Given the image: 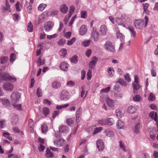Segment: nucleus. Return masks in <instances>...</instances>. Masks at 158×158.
Returning a JSON list of instances; mask_svg holds the SVG:
<instances>
[{
    "label": "nucleus",
    "instance_id": "obj_14",
    "mask_svg": "<svg viewBox=\"0 0 158 158\" xmlns=\"http://www.w3.org/2000/svg\"><path fill=\"white\" fill-rule=\"evenodd\" d=\"M107 31V27L105 25H102L100 28V34L102 35H106Z\"/></svg>",
    "mask_w": 158,
    "mask_h": 158
},
{
    "label": "nucleus",
    "instance_id": "obj_10",
    "mask_svg": "<svg viewBox=\"0 0 158 158\" xmlns=\"http://www.w3.org/2000/svg\"><path fill=\"white\" fill-rule=\"evenodd\" d=\"M91 37L95 42H97L98 40V33L95 28H93V31L92 32Z\"/></svg>",
    "mask_w": 158,
    "mask_h": 158
},
{
    "label": "nucleus",
    "instance_id": "obj_39",
    "mask_svg": "<svg viewBox=\"0 0 158 158\" xmlns=\"http://www.w3.org/2000/svg\"><path fill=\"white\" fill-rule=\"evenodd\" d=\"M33 25L31 22H30L28 23L27 26V30L28 31L31 32L33 31Z\"/></svg>",
    "mask_w": 158,
    "mask_h": 158
},
{
    "label": "nucleus",
    "instance_id": "obj_54",
    "mask_svg": "<svg viewBox=\"0 0 158 158\" xmlns=\"http://www.w3.org/2000/svg\"><path fill=\"white\" fill-rule=\"evenodd\" d=\"M74 119L72 118L68 119L66 120L67 124L68 125H71L73 123Z\"/></svg>",
    "mask_w": 158,
    "mask_h": 158
},
{
    "label": "nucleus",
    "instance_id": "obj_44",
    "mask_svg": "<svg viewBox=\"0 0 158 158\" xmlns=\"http://www.w3.org/2000/svg\"><path fill=\"white\" fill-rule=\"evenodd\" d=\"M26 6L27 11L30 12V11L32 9V6L31 4L29 2H27Z\"/></svg>",
    "mask_w": 158,
    "mask_h": 158
},
{
    "label": "nucleus",
    "instance_id": "obj_42",
    "mask_svg": "<svg viewBox=\"0 0 158 158\" xmlns=\"http://www.w3.org/2000/svg\"><path fill=\"white\" fill-rule=\"evenodd\" d=\"M133 88L134 90H138L140 88V86L138 83H133Z\"/></svg>",
    "mask_w": 158,
    "mask_h": 158
},
{
    "label": "nucleus",
    "instance_id": "obj_29",
    "mask_svg": "<svg viewBox=\"0 0 158 158\" xmlns=\"http://www.w3.org/2000/svg\"><path fill=\"white\" fill-rule=\"evenodd\" d=\"M136 110L134 106H130L128 108L127 111L130 114H132Z\"/></svg>",
    "mask_w": 158,
    "mask_h": 158
},
{
    "label": "nucleus",
    "instance_id": "obj_52",
    "mask_svg": "<svg viewBox=\"0 0 158 158\" xmlns=\"http://www.w3.org/2000/svg\"><path fill=\"white\" fill-rule=\"evenodd\" d=\"M155 99V95L152 93H150V95L148 98V99L150 101H153Z\"/></svg>",
    "mask_w": 158,
    "mask_h": 158
},
{
    "label": "nucleus",
    "instance_id": "obj_3",
    "mask_svg": "<svg viewBox=\"0 0 158 158\" xmlns=\"http://www.w3.org/2000/svg\"><path fill=\"white\" fill-rule=\"evenodd\" d=\"M148 20H135L134 21V25L135 27L137 29H140L144 25V27L147 26Z\"/></svg>",
    "mask_w": 158,
    "mask_h": 158
},
{
    "label": "nucleus",
    "instance_id": "obj_1",
    "mask_svg": "<svg viewBox=\"0 0 158 158\" xmlns=\"http://www.w3.org/2000/svg\"><path fill=\"white\" fill-rule=\"evenodd\" d=\"M2 78H0V82L3 81H10L12 82L16 81L17 79L15 77L10 76L8 73H4L2 76Z\"/></svg>",
    "mask_w": 158,
    "mask_h": 158
},
{
    "label": "nucleus",
    "instance_id": "obj_59",
    "mask_svg": "<svg viewBox=\"0 0 158 158\" xmlns=\"http://www.w3.org/2000/svg\"><path fill=\"white\" fill-rule=\"evenodd\" d=\"M149 4L147 3L145 4H143V7L144 11L143 13L147 11V9L148 7Z\"/></svg>",
    "mask_w": 158,
    "mask_h": 158
},
{
    "label": "nucleus",
    "instance_id": "obj_53",
    "mask_svg": "<svg viewBox=\"0 0 158 158\" xmlns=\"http://www.w3.org/2000/svg\"><path fill=\"white\" fill-rule=\"evenodd\" d=\"M106 119H102L101 120H100L98 122V123L101 126H104L106 125Z\"/></svg>",
    "mask_w": 158,
    "mask_h": 158
},
{
    "label": "nucleus",
    "instance_id": "obj_46",
    "mask_svg": "<svg viewBox=\"0 0 158 158\" xmlns=\"http://www.w3.org/2000/svg\"><path fill=\"white\" fill-rule=\"evenodd\" d=\"M114 71L113 68L110 67L108 69V72L109 75L111 76H113V74L114 73Z\"/></svg>",
    "mask_w": 158,
    "mask_h": 158
},
{
    "label": "nucleus",
    "instance_id": "obj_55",
    "mask_svg": "<svg viewBox=\"0 0 158 158\" xmlns=\"http://www.w3.org/2000/svg\"><path fill=\"white\" fill-rule=\"evenodd\" d=\"M151 74L152 76L153 77H155L156 75V73L153 66H152V68L151 70Z\"/></svg>",
    "mask_w": 158,
    "mask_h": 158
},
{
    "label": "nucleus",
    "instance_id": "obj_35",
    "mask_svg": "<svg viewBox=\"0 0 158 158\" xmlns=\"http://www.w3.org/2000/svg\"><path fill=\"white\" fill-rule=\"evenodd\" d=\"M10 134L8 132H3L2 136L8 139L10 141L12 140V139L11 137L10 136Z\"/></svg>",
    "mask_w": 158,
    "mask_h": 158
},
{
    "label": "nucleus",
    "instance_id": "obj_38",
    "mask_svg": "<svg viewBox=\"0 0 158 158\" xmlns=\"http://www.w3.org/2000/svg\"><path fill=\"white\" fill-rule=\"evenodd\" d=\"M105 132L106 133V135L109 137H112L114 135V132L112 131H107Z\"/></svg>",
    "mask_w": 158,
    "mask_h": 158
},
{
    "label": "nucleus",
    "instance_id": "obj_28",
    "mask_svg": "<svg viewBox=\"0 0 158 158\" xmlns=\"http://www.w3.org/2000/svg\"><path fill=\"white\" fill-rule=\"evenodd\" d=\"M50 110L48 108L45 107L43 108L42 113L45 116L48 115L49 113Z\"/></svg>",
    "mask_w": 158,
    "mask_h": 158
},
{
    "label": "nucleus",
    "instance_id": "obj_63",
    "mask_svg": "<svg viewBox=\"0 0 158 158\" xmlns=\"http://www.w3.org/2000/svg\"><path fill=\"white\" fill-rule=\"evenodd\" d=\"M124 78L125 80L127 81L128 82H131V78L129 76L128 73L127 74L124 76Z\"/></svg>",
    "mask_w": 158,
    "mask_h": 158
},
{
    "label": "nucleus",
    "instance_id": "obj_43",
    "mask_svg": "<svg viewBox=\"0 0 158 158\" xmlns=\"http://www.w3.org/2000/svg\"><path fill=\"white\" fill-rule=\"evenodd\" d=\"M118 82L122 86H126L127 85L126 82L123 79H120Z\"/></svg>",
    "mask_w": 158,
    "mask_h": 158
},
{
    "label": "nucleus",
    "instance_id": "obj_8",
    "mask_svg": "<svg viewBox=\"0 0 158 158\" xmlns=\"http://www.w3.org/2000/svg\"><path fill=\"white\" fill-rule=\"evenodd\" d=\"M98 60V59L96 56L93 57L91 59V61L89 64V68L92 69H94Z\"/></svg>",
    "mask_w": 158,
    "mask_h": 158
},
{
    "label": "nucleus",
    "instance_id": "obj_31",
    "mask_svg": "<svg viewBox=\"0 0 158 158\" xmlns=\"http://www.w3.org/2000/svg\"><path fill=\"white\" fill-rule=\"evenodd\" d=\"M48 16V14L46 12H44L42 14H41L39 16V20H43L44 19H46V17Z\"/></svg>",
    "mask_w": 158,
    "mask_h": 158
},
{
    "label": "nucleus",
    "instance_id": "obj_15",
    "mask_svg": "<svg viewBox=\"0 0 158 158\" xmlns=\"http://www.w3.org/2000/svg\"><path fill=\"white\" fill-rule=\"evenodd\" d=\"M87 31V28L85 25H83L80 27L79 31V34L81 35H83L86 34Z\"/></svg>",
    "mask_w": 158,
    "mask_h": 158
},
{
    "label": "nucleus",
    "instance_id": "obj_49",
    "mask_svg": "<svg viewBox=\"0 0 158 158\" xmlns=\"http://www.w3.org/2000/svg\"><path fill=\"white\" fill-rule=\"evenodd\" d=\"M36 94L38 97H40L42 96V90L40 88L37 89Z\"/></svg>",
    "mask_w": 158,
    "mask_h": 158
},
{
    "label": "nucleus",
    "instance_id": "obj_18",
    "mask_svg": "<svg viewBox=\"0 0 158 158\" xmlns=\"http://www.w3.org/2000/svg\"><path fill=\"white\" fill-rule=\"evenodd\" d=\"M116 35L118 39H119L121 41H123L124 39V36L120 33L119 31H117L116 32Z\"/></svg>",
    "mask_w": 158,
    "mask_h": 158
},
{
    "label": "nucleus",
    "instance_id": "obj_19",
    "mask_svg": "<svg viewBox=\"0 0 158 158\" xmlns=\"http://www.w3.org/2000/svg\"><path fill=\"white\" fill-rule=\"evenodd\" d=\"M45 156L47 158H50L53 157L54 155L53 153L50 150L47 148L46 150Z\"/></svg>",
    "mask_w": 158,
    "mask_h": 158
},
{
    "label": "nucleus",
    "instance_id": "obj_57",
    "mask_svg": "<svg viewBox=\"0 0 158 158\" xmlns=\"http://www.w3.org/2000/svg\"><path fill=\"white\" fill-rule=\"evenodd\" d=\"M114 96L116 98L120 99L122 97V94L120 93H116L114 92Z\"/></svg>",
    "mask_w": 158,
    "mask_h": 158
},
{
    "label": "nucleus",
    "instance_id": "obj_51",
    "mask_svg": "<svg viewBox=\"0 0 158 158\" xmlns=\"http://www.w3.org/2000/svg\"><path fill=\"white\" fill-rule=\"evenodd\" d=\"M76 40V38L75 37H73L70 40L68 41L67 44L68 45H72Z\"/></svg>",
    "mask_w": 158,
    "mask_h": 158
},
{
    "label": "nucleus",
    "instance_id": "obj_16",
    "mask_svg": "<svg viewBox=\"0 0 158 158\" xmlns=\"http://www.w3.org/2000/svg\"><path fill=\"white\" fill-rule=\"evenodd\" d=\"M60 9L61 13L66 14L68 12L69 8L65 4H64L60 6Z\"/></svg>",
    "mask_w": 158,
    "mask_h": 158
},
{
    "label": "nucleus",
    "instance_id": "obj_37",
    "mask_svg": "<svg viewBox=\"0 0 158 158\" xmlns=\"http://www.w3.org/2000/svg\"><path fill=\"white\" fill-rule=\"evenodd\" d=\"M48 131L47 126L45 124H43L41 126V131L43 133H45Z\"/></svg>",
    "mask_w": 158,
    "mask_h": 158
},
{
    "label": "nucleus",
    "instance_id": "obj_56",
    "mask_svg": "<svg viewBox=\"0 0 158 158\" xmlns=\"http://www.w3.org/2000/svg\"><path fill=\"white\" fill-rule=\"evenodd\" d=\"M18 118L17 115H14L12 118V122L13 124H16L18 122Z\"/></svg>",
    "mask_w": 158,
    "mask_h": 158
},
{
    "label": "nucleus",
    "instance_id": "obj_33",
    "mask_svg": "<svg viewBox=\"0 0 158 158\" xmlns=\"http://www.w3.org/2000/svg\"><path fill=\"white\" fill-rule=\"evenodd\" d=\"M120 20H110L112 23H113L114 24H115V22L116 23V25H122L123 27H126L125 25L123 23H122L121 22H119L118 21H120Z\"/></svg>",
    "mask_w": 158,
    "mask_h": 158
},
{
    "label": "nucleus",
    "instance_id": "obj_45",
    "mask_svg": "<svg viewBox=\"0 0 158 158\" xmlns=\"http://www.w3.org/2000/svg\"><path fill=\"white\" fill-rule=\"evenodd\" d=\"M66 40L63 39H60L57 42L58 45L61 46H63L65 43Z\"/></svg>",
    "mask_w": 158,
    "mask_h": 158
},
{
    "label": "nucleus",
    "instance_id": "obj_12",
    "mask_svg": "<svg viewBox=\"0 0 158 158\" xmlns=\"http://www.w3.org/2000/svg\"><path fill=\"white\" fill-rule=\"evenodd\" d=\"M75 7L73 6H71L69 8V11L68 14L65 17V20L69 19L72 15L74 11Z\"/></svg>",
    "mask_w": 158,
    "mask_h": 158
},
{
    "label": "nucleus",
    "instance_id": "obj_32",
    "mask_svg": "<svg viewBox=\"0 0 158 158\" xmlns=\"http://www.w3.org/2000/svg\"><path fill=\"white\" fill-rule=\"evenodd\" d=\"M8 59V57L7 56H2L0 58V62L1 64H4L6 62Z\"/></svg>",
    "mask_w": 158,
    "mask_h": 158
},
{
    "label": "nucleus",
    "instance_id": "obj_50",
    "mask_svg": "<svg viewBox=\"0 0 158 158\" xmlns=\"http://www.w3.org/2000/svg\"><path fill=\"white\" fill-rule=\"evenodd\" d=\"M81 17L84 19L86 18L87 17V12L85 10H83L81 12Z\"/></svg>",
    "mask_w": 158,
    "mask_h": 158
},
{
    "label": "nucleus",
    "instance_id": "obj_6",
    "mask_svg": "<svg viewBox=\"0 0 158 158\" xmlns=\"http://www.w3.org/2000/svg\"><path fill=\"white\" fill-rule=\"evenodd\" d=\"M66 141L64 139L60 138L58 140H54L53 143L54 144L56 147H60L63 146L65 143Z\"/></svg>",
    "mask_w": 158,
    "mask_h": 158
},
{
    "label": "nucleus",
    "instance_id": "obj_7",
    "mask_svg": "<svg viewBox=\"0 0 158 158\" xmlns=\"http://www.w3.org/2000/svg\"><path fill=\"white\" fill-rule=\"evenodd\" d=\"M69 92L66 90H63L61 93L60 98L62 100L67 101L69 98Z\"/></svg>",
    "mask_w": 158,
    "mask_h": 158
},
{
    "label": "nucleus",
    "instance_id": "obj_5",
    "mask_svg": "<svg viewBox=\"0 0 158 158\" xmlns=\"http://www.w3.org/2000/svg\"><path fill=\"white\" fill-rule=\"evenodd\" d=\"M53 26L54 23L52 22L51 21H48L44 24V30L46 32L49 31L51 30Z\"/></svg>",
    "mask_w": 158,
    "mask_h": 158
},
{
    "label": "nucleus",
    "instance_id": "obj_22",
    "mask_svg": "<svg viewBox=\"0 0 158 158\" xmlns=\"http://www.w3.org/2000/svg\"><path fill=\"white\" fill-rule=\"evenodd\" d=\"M127 29L131 33V36L134 38L136 35V32L134 31V28L132 27H129Z\"/></svg>",
    "mask_w": 158,
    "mask_h": 158
},
{
    "label": "nucleus",
    "instance_id": "obj_9",
    "mask_svg": "<svg viewBox=\"0 0 158 158\" xmlns=\"http://www.w3.org/2000/svg\"><path fill=\"white\" fill-rule=\"evenodd\" d=\"M14 87L13 85L10 83H5L2 86L4 89L8 91L12 90L14 89Z\"/></svg>",
    "mask_w": 158,
    "mask_h": 158
},
{
    "label": "nucleus",
    "instance_id": "obj_24",
    "mask_svg": "<svg viewBox=\"0 0 158 158\" xmlns=\"http://www.w3.org/2000/svg\"><path fill=\"white\" fill-rule=\"evenodd\" d=\"M106 125L109 126H111L114 123V119L112 118H106Z\"/></svg>",
    "mask_w": 158,
    "mask_h": 158
},
{
    "label": "nucleus",
    "instance_id": "obj_13",
    "mask_svg": "<svg viewBox=\"0 0 158 158\" xmlns=\"http://www.w3.org/2000/svg\"><path fill=\"white\" fill-rule=\"evenodd\" d=\"M59 131L60 133H67L69 131V128L68 127L64 125H60L59 127Z\"/></svg>",
    "mask_w": 158,
    "mask_h": 158
},
{
    "label": "nucleus",
    "instance_id": "obj_20",
    "mask_svg": "<svg viewBox=\"0 0 158 158\" xmlns=\"http://www.w3.org/2000/svg\"><path fill=\"white\" fill-rule=\"evenodd\" d=\"M106 101V103L108 106L112 107L114 106V102L113 100L109 98H108Z\"/></svg>",
    "mask_w": 158,
    "mask_h": 158
},
{
    "label": "nucleus",
    "instance_id": "obj_26",
    "mask_svg": "<svg viewBox=\"0 0 158 158\" xmlns=\"http://www.w3.org/2000/svg\"><path fill=\"white\" fill-rule=\"evenodd\" d=\"M1 101L3 105L6 106H8L10 105V102L8 99H1Z\"/></svg>",
    "mask_w": 158,
    "mask_h": 158
},
{
    "label": "nucleus",
    "instance_id": "obj_60",
    "mask_svg": "<svg viewBox=\"0 0 158 158\" xmlns=\"http://www.w3.org/2000/svg\"><path fill=\"white\" fill-rule=\"evenodd\" d=\"M57 35L56 34H54L52 35H47V38L48 39L50 40L52 39L55 38L57 36Z\"/></svg>",
    "mask_w": 158,
    "mask_h": 158
},
{
    "label": "nucleus",
    "instance_id": "obj_58",
    "mask_svg": "<svg viewBox=\"0 0 158 158\" xmlns=\"http://www.w3.org/2000/svg\"><path fill=\"white\" fill-rule=\"evenodd\" d=\"M6 8L5 9V10H10V5L9 4L7 0L6 1Z\"/></svg>",
    "mask_w": 158,
    "mask_h": 158
},
{
    "label": "nucleus",
    "instance_id": "obj_40",
    "mask_svg": "<svg viewBox=\"0 0 158 158\" xmlns=\"http://www.w3.org/2000/svg\"><path fill=\"white\" fill-rule=\"evenodd\" d=\"M110 89V86H108L105 88H103L102 89L100 90V92L101 93H107L109 92Z\"/></svg>",
    "mask_w": 158,
    "mask_h": 158
},
{
    "label": "nucleus",
    "instance_id": "obj_4",
    "mask_svg": "<svg viewBox=\"0 0 158 158\" xmlns=\"http://www.w3.org/2000/svg\"><path fill=\"white\" fill-rule=\"evenodd\" d=\"M21 94L19 92H14L11 96V102L12 103H16L18 102L20 98Z\"/></svg>",
    "mask_w": 158,
    "mask_h": 158
},
{
    "label": "nucleus",
    "instance_id": "obj_30",
    "mask_svg": "<svg viewBox=\"0 0 158 158\" xmlns=\"http://www.w3.org/2000/svg\"><path fill=\"white\" fill-rule=\"evenodd\" d=\"M61 84L60 83L54 81L52 83V86L54 88L57 89L60 87Z\"/></svg>",
    "mask_w": 158,
    "mask_h": 158
},
{
    "label": "nucleus",
    "instance_id": "obj_48",
    "mask_svg": "<svg viewBox=\"0 0 158 158\" xmlns=\"http://www.w3.org/2000/svg\"><path fill=\"white\" fill-rule=\"evenodd\" d=\"M133 98L134 101L138 102L140 101L141 98L139 95H137L134 96Z\"/></svg>",
    "mask_w": 158,
    "mask_h": 158
},
{
    "label": "nucleus",
    "instance_id": "obj_47",
    "mask_svg": "<svg viewBox=\"0 0 158 158\" xmlns=\"http://www.w3.org/2000/svg\"><path fill=\"white\" fill-rule=\"evenodd\" d=\"M15 59V53H13L10 54V62L13 63Z\"/></svg>",
    "mask_w": 158,
    "mask_h": 158
},
{
    "label": "nucleus",
    "instance_id": "obj_41",
    "mask_svg": "<svg viewBox=\"0 0 158 158\" xmlns=\"http://www.w3.org/2000/svg\"><path fill=\"white\" fill-rule=\"evenodd\" d=\"M91 41L90 40H84L82 43V45L85 47H86L89 45Z\"/></svg>",
    "mask_w": 158,
    "mask_h": 158
},
{
    "label": "nucleus",
    "instance_id": "obj_27",
    "mask_svg": "<svg viewBox=\"0 0 158 158\" xmlns=\"http://www.w3.org/2000/svg\"><path fill=\"white\" fill-rule=\"evenodd\" d=\"M47 6V5L46 4L44 3H41L38 6V9L41 11H43Z\"/></svg>",
    "mask_w": 158,
    "mask_h": 158
},
{
    "label": "nucleus",
    "instance_id": "obj_36",
    "mask_svg": "<svg viewBox=\"0 0 158 158\" xmlns=\"http://www.w3.org/2000/svg\"><path fill=\"white\" fill-rule=\"evenodd\" d=\"M12 105L14 108H16L17 110H22V106L21 104L16 105L15 103H12Z\"/></svg>",
    "mask_w": 158,
    "mask_h": 158
},
{
    "label": "nucleus",
    "instance_id": "obj_64",
    "mask_svg": "<svg viewBox=\"0 0 158 158\" xmlns=\"http://www.w3.org/2000/svg\"><path fill=\"white\" fill-rule=\"evenodd\" d=\"M62 56H65L67 54V50L63 48L61 51Z\"/></svg>",
    "mask_w": 158,
    "mask_h": 158
},
{
    "label": "nucleus",
    "instance_id": "obj_61",
    "mask_svg": "<svg viewBox=\"0 0 158 158\" xmlns=\"http://www.w3.org/2000/svg\"><path fill=\"white\" fill-rule=\"evenodd\" d=\"M102 129V127H98L96 128L94 131L93 134H95L97 133H98L101 131Z\"/></svg>",
    "mask_w": 158,
    "mask_h": 158
},
{
    "label": "nucleus",
    "instance_id": "obj_17",
    "mask_svg": "<svg viewBox=\"0 0 158 158\" xmlns=\"http://www.w3.org/2000/svg\"><path fill=\"white\" fill-rule=\"evenodd\" d=\"M59 67L63 70L67 71L68 69L69 64L66 63L62 62L60 64Z\"/></svg>",
    "mask_w": 158,
    "mask_h": 158
},
{
    "label": "nucleus",
    "instance_id": "obj_11",
    "mask_svg": "<svg viewBox=\"0 0 158 158\" xmlns=\"http://www.w3.org/2000/svg\"><path fill=\"white\" fill-rule=\"evenodd\" d=\"M96 144L97 147L99 151H102L104 149V145L102 140L100 139L97 140Z\"/></svg>",
    "mask_w": 158,
    "mask_h": 158
},
{
    "label": "nucleus",
    "instance_id": "obj_34",
    "mask_svg": "<svg viewBox=\"0 0 158 158\" xmlns=\"http://www.w3.org/2000/svg\"><path fill=\"white\" fill-rule=\"evenodd\" d=\"M70 61L72 63L76 64L78 61L77 57L76 56H72L70 59Z\"/></svg>",
    "mask_w": 158,
    "mask_h": 158
},
{
    "label": "nucleus",
    "instance_id": "obj_21",
    "mask_svg": "<svg viewBox=\"0 0 158 158\" xmlns=\"http://www.w3.org/2000/svg\"><path fill=\"white\" fill-rule=\"evenodd\" d=\"M119 146L120 149L124 152H126V146L124 144V142L123 141H120L119 142Z\"/></svg>",
    "mask_w": 158,
    "mask_h": 158
},
{
    "label": "nucleus",
    "instance_id": "obj_2",
    "mask_svg": "<svg viewBox=\"0 0 158 158\" xmlns=\"http://www.w3.org/2000/svg\"><path fill=\"white\" fill-rule=\"evenodd\" d=\"M104 48L108 51L114 52L115 51V47L112 42L109 41H106L104 45Z\"/></svg>",
    "mask_w": 158,
    "mask_h": 158
},
{
    "label": "nucleus",
    "instance_id": "obj_23",
    "mask_svg": "<svg viewBox=\"0 0 158 158\" xmlns=\"http://www.w3.org/2000/svg\"><path fill=\"white\" fill-rule=\"evenodd\" d=\"M140 127V124L139 123H137L133 129L134 132L136 134H138L139 132Z\"/></svg>",
    "mask_w": 158,
    "mask_h": 158
},
{
    "label": "nucleus",
    "instance_id": "obj_62",
    "mask_svg": "<svg viewBox=\"0 0 158 158\" xmlns=\"http://www.w3.org/2000/svg\"><path fill=\"white\" fill-rule=\"evenodd\" d=\"M82 108L81 107H79L78 109L76 111V115L80 116L82 113Z\"/></svg>",
    "mask_w": 158,
    "mask_h": 158
},
{
    "label": "nucleus",
    "instance_id": "obj_25",
    "mask_svg": "<svg viewBox=\"0 0 158 158\" xmlns=\"http://www.w3.org/2000/svg\"><path fill=\"white\" fill-rule=\"evenodd\" d=\"M117 127L119 129L123 128L124 126V124L121 120H118L116 123Z\"/></svg>",
    "mask_w": 158,
    "mask_h": 158
}]
</instances>
